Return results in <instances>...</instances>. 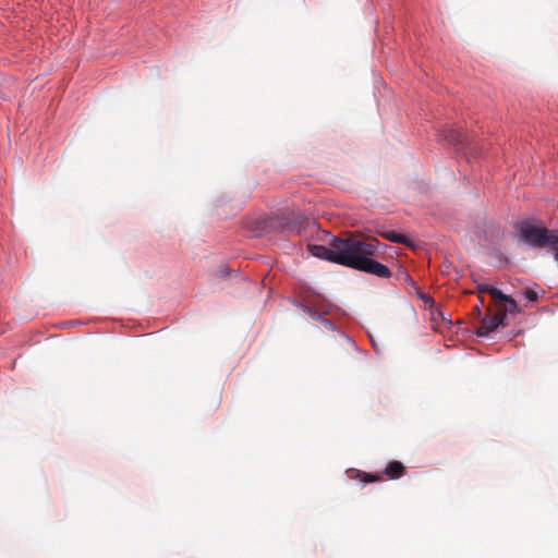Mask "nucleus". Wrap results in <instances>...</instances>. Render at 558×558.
Instances as JSON below:
<instances>
[{"label": "nucleus", "mask_w": 558, "mask_h": 558, "mask_svg": "<svg viewBox=\"0 0 558 558\" xmlns=\"http://www.w3.org/2000/svg\"><path fill=\"white\" fill-rule=\"evenodd\" d=\"M353 244H356V248L350 252L348 259L345 260V267L354 268L379 278H389L391 276L390 269L372 258L377 251L379 242L376 239L363 240L355 236Z\"/></svg>", "instance_id": "f257e3e1"}, {"label": "nucleus", "mask_w": 558, "mask_h": 558, "mask_svg": "<svg viewBox=\"0 0 558 558\" xmlns=\"http://www.w3.org/2000/svg\"><path fill=\"white\" fill-rule=\"evenodd\" d=\"M355 236L333 238L328 246L325 245H312L311 252L314 256L330 260L332 263L345 266V260L349 257L350 252L356 248V244H353Z\"/></svg>", "instance_id": "f03ea898"}, {"label": "nucleus", "mask_w": 558, "mask_h": 558, "mask_svg": "<svg viewBox=\"0 0 558 558\" xmlns=\"http://www.w3.org/2000/svg\"><path fill=\"white\" fill-rule=\"evenodd\" d=\"M520 236L531 246L544 247L551 245L556 250L555 257L558 262V230H548L524 221L520 227Z\"/></svg>", "instance_id": "7ed1b4c3"}, {"label": "nucleus", "mask_w": 558, "mask_h": 558, "mask_svg": "<svg viewBox=\"0 0 558 558\" xmlns=\"http://www.w3.org/2000/svg\"><path fill=\"white\" fill-rule=\"evenodd\" d=\"M508 313L511 314L510 311L507 310L506 302L489 306L488 314L481 319V325L476 329V335L478 337H486L498 327L507 326L506 315Z\"/></svg>", "instance_id": "20e7f679"}, {"label": "nucleus", "mask_w": 558, "mask_h": 558, "mask_svg": "<svg viewBox=\"0 0 558 558\" xmlns=\"http://www.w3.org/2000/svg\"><path fill=\"white\" fill-rule=\"evenodd\" d=\"M477 291L480 293H488L493 300V304H501V302H506L507 310L510 311L511 314L519 312V306L511 296L504 294L497 288H494L488 284H478Z\"/></svg>", "instance_id": "39448f33"}, {"label": "nucleus", "mask_w": 558, "mask_h": 558, "mask_svg": "<svg viewBox=\"0 0 558 558\" xmlns=\"http://www.w3.org/2000/svg\"><path fill=\"white\" fill-rule=\"evenodd\" d=\"M441 135L442 138L448 142V144L461 149L464 148L466 136L460 130L446 129L442 131Z\"/></svg>", "instance_id": "423d86ee"}, {"label": "nucleus", "mask_w": 558, "mask_h": 558, "mask_svg": "<svg viewBox=\"0 0 558 558\" xmlns=\"http://www.w3.org/2000/svg\"><path fill=\"white\" fill-rule=\"evenodd\" d=\"M384 474L389 480H397L402 477L405 474V466L397 460L388 462L384 470Z\"/></svg>", "instance_id": "0eeeda50"}, {"label": "nucleus", "mask_w": 558, "mask_h": 558, "mask_svg": "<svg viewBox=\"0 0 558 558\" xmlns=\"http://www.w3.org/2000/svg\"><path fill=\"white\" fill-rule=\"evenodd\" d=\"M349 475L351 478L357 480L364 484L378 482V481L383 480V476L379 473H376V474L366 473V472H363L360 470H354V469L349 471Z\"/></svg>", "instance_id": "6e6552de"}, {"label": "nucleus", "mask_w": 558, "mask_h": 558, "mask_svg": "<svg viewBox=\"0 0 558 558\" xmlns=\"http://www.w3.org/2000/svg\"><path fill=\"white\" fill-rule=\"evenodd\" d=\"M383 238L393 243H402L409 245V241L405 235L396 231H384L380 233Z\"/></svg>", "instance_id": "1a4fd4ad"}, {"label": "nucleus", "mask_w": 558, "mask_h": 558, "mask_svg": "<svg viewBox=\"0 0 558 558\" xmlns=\"http://www.w3.org/2000/svg\"><path fill=\"white\" fill-rule=\"evenodd\" d=\"M304 228L303 217L290 220L283 225V229L288 232L299 233Z\"/></svg>", "instance_id": "9d476101"}, {"label": "nucleus", "mask_w": 558, "mask_h": 558, "mask_svg": "<svg viewBox=\"0 0 558 558\" xmlns=\"http://www.w3.org/2000/svg\"><path fill=\"white\" fill-rule=\"evenodd\" d=\"M524 296L532 302L537 300V293L533 290H526Z\"/></svg>", "instance_id": "9b49d317"}, {"label": "nucleus", "mask_w": 558, "mask_h": 558, "mask_svg": "<svg viewBox=\"0 0 558 558\" xmlns=\"http://www.w3.org/2000/svg\"><path fill=\"white\" fill-rule=\"evenodd\" d=\"M304 312L307 313L311 317L313 318H317L318 317V313L316 311H314L313 308H311L310 306L305 305L303 307Z\"/></svg>", "instance_id": "f8f14e48"}, {"label": "nucleus", "mask_w": 558, "mask_h": 558, "mask_svg": "<svg viewBox=\"0 0 558 558\" xmlns=\"http://www.w3.org/2000/svg\"><path fill=\"white\" fill-rule=\"evenodd\" d=\"M482 304H483V299L480 300V304L474 306V311H476L478 315H481V305Z\"/></svg>", "instance_id": "ddd939ff"}]
</instances>
